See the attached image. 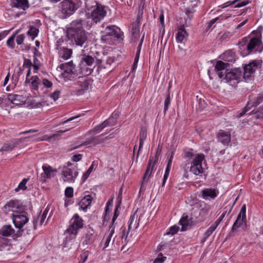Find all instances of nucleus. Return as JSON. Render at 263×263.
Returning a JSON list of instances; mask_svg holds the SVG:
<instances>
[{
  "label": "nucleus",
  "instance_id": "37",
  "mask_svg": "<svg viewBox=\"0 0 263 263\" xmlns=\"http://www.w3.org/2000/svg\"><path fill=\"white\" fill-rule=\"evenodd\" d=\"M49 212V209L48 208H46L45 210L43 211V213L41 215H39L38 216V218H40V225H46L48 221V219L49 218V217L47 218V220L45 221V219L47 216V214Z\"/></svg>",
  "mask_w": 263,
  "mask_h": 263
},
{
  "label": "nucleus",
  "instance_id": "51",
  "mask_svg": "<svg viewBox=\"0 0 263 263\" xmlns=\"http://www.w3.org/2000/svg\"><path fill=\"white\" fill-rule=\"evenodd\" d=\"M179 230V227L176 226H173L171 227L169 231L166 233L167 235H174L177 233Z\"/></svg>",
  "mask_w": 263,
  "mask_h": 263
},
{
  "label": "nucleus",
  "instance_id": "53",
  "mask_svg": "<svg viewBox=\"0 0 263 263\" xmlns=\"http://www.w3.org/2000/svg\"><path fill=\"white\" fill-rule=\"evenodd\" d=\"M26 65H28L29 69L31 68V67L33 69V72L36 73L37 70H39V66L36 65H32L31 62L29 60L26 61L25 62Z\"/></svg>",
  "mask_w": 263,
  "mask_h": 263
},
{
  "label": "nucleus",
  "instance_id": "2",
  "mask_svg": "<svg viewBox=\"0 0 263 263\" xmlns=\"http://www.w3.org/2000/svg\"><path fill=\"white\" fill-rule=\"evenodd\" d=\"M222 60L217 61L215 64V70L221 81L228 83L230 81V51H227L221 56Z\"/></svg>",
  "mask_w": 263,
  "mask_h": 263
},
{
  "label": "nucleus",
  "instance_id": "54",
  "mask_svg": "<svg viewBox=\"0 0 263 263\" xmlns=\"http://www.w3.org/2000/svg\"><path fill=\"white\" fill-rule=\"evenodd\" d=\"M171 168L166 167L165 171V174L163 176V181L162 183V186H164L166 181L168 177L169 174L170 172Z\"/></svg>",
  "mask_w": 263,
  "mask_h": 263
},
{
  "label": "nucleus",
  "instance_id": "36",
  "mask_svg": "<svg viewBox=\"0 0 263 263\" xmlns=\"http://www.w3.org/2000/svg\"><path fill=\"white\" fill-rule=\"evenodd\" d=\"M249 3V0H231V9L244 6Z\"/></svg>",
  "mask_w": 263,
  "mask_h": 263
},
{
  "label": "nucleus",
  "instance_id": "62",
  "mask_svg": "<svg viewBox=\"0 0 263 263\" xmlns=\"http://www.w3.org/2000/svg\"><path fill=\"white\" fill-rule=\"evenodd\" d=\"M82 157V155L81 154H78L73 155L72 157V160L74 162H78L80 161Z\"/></svg>",
  "mask_w": 263,
  "mask_h": 263
},
{
  "label": "nucleus",
  "instance_id": "17",
  "mask_svg": "<svg viewBox=\"0 0 263 263\" xmlns=\"http://www.w3.org/2000/svg\"><path fill=\"white\" fill-rule=\"evenodd\" d=\"M30 74V69L28 70L26 81L28 83H30L31 89L36 90L38 89L39 86L41 84L40 80L37 76H33L31 78H29Z\"/></svg>",
  "mask_w": 263,
  "mask_h": 263
},
{
  "label": "nucleus",
  "instance_id": "32",
  "mask_svg": "<svg viewBox=\"0 0 263 263\" xmlns=\"http://www.w3.org/2000/svg\"><path fill=\"white\" fill-rule=\"evenodd\" d=\"M111 120V118H109L108 120L104 121L102 124L96 126L94 128L89 131V133L97 134L100 133L103 128L106 127Z\"/></svg>",
  "mask_w": 263,
  "mask_h": 263
},
{
  "label": "nucleus",
  "instance_id": "20",
  "mask_svg": "<svg viewBox=\"0 0 263 263\" xmlns=\"http://www.w3.org/2000/svg\"><path fill=\"white\" fill-rule=\"evenodd\" d=\"M17 83V79H14L13 77H12L11 81H10V74L8 73L5 77L3 85L6 86V90L9 91L13 89Z\"/></svg>",
  "mask_w": 263,
  "mask_h": 263
},
{
  "label": "nucleus",
  "instance_id": "5",
  "mask_svg": "<svg viewBox=\"0 0 263 263\" xmlns=\"http://www.w3.org/2000/svg\"><path fill=\"white\" fill-rule=\"evenodd\" d=\"M78 6L72 0H64L60 3L59 11L64 18L72 15L78 9Z\"/></svg>",
  "mask_w": 263,
  "mask_h": 263
},
{
  "label": "nucleus",
  "instance_id": "45",
  "mask_svg": "<svg viewBox=\"0 0 263 263\" xmlns=\"http://www.w3.org/2000/svg\"><path fill=\"white\" fill-rule=\"evenodd\" d=\"M218 224V222H216L215 224L212 225L204 233V238H208L213 233V232L215 230L216 227Z\"/></svg>",
  "mask_w": 263,
  "mask_h": 263
},
{
  "label": "nucleus",
  "instance_id": "31",
  "mask_svg": "<svg viewBox=\"0 0 263 263\" xmlns=\"http://www.w3.org/2000/svg\"><path fill=\"white\" fill-rule=\"evenodd\" d=\"M242 78V71L240 68H235L231 69V80H235L238 82Z\"/></svg>",
  "mask_w": 263,
  "mask_h": 263
},
{
  "label": "nucleus",
  "instance_id": "60",
  "mask_svg": "<svg viewBox=\"0 0 263 263\" xmlns=\"http://www.w3.org/2000/svg\"><path fill=\"white\" fill-rule=\"evenodd\" d=\"M160 23L161 26V30H164V15L163 13H161L160 15Z\"/></svg>",
  "mask_w": 263,
  "mask_h": 263
},
{
  "label": "nucleus",
  "instance_id": "28",
  "mask_svg": "<svg viewBox=\"0 0 263 263\" xmlns=\"http://www.w3.org/2000/svg\"><path fill=\"white\" fill-rule=\"evenodd\" d=\"M94 63V58L89 55H84L81 62V68L84 72L85 66H91Z\"/></svg>",
  "mask_w": 263,
  "mask_h": 263
},
{
  "label": "nucleus",
  "instance_id": "6",
  "mask_svg": "<svg viewBox=\"0 0 263 263\" xmlns=\"http://www.w3.org/2000/svg\"><path fill=\"white\" fill-rule=\"evenodd\" d=\"M204 160V155L197 154L194 157L191 164L190 172L195 175H199L204 172L202 162Z\"/></svg>",
  "mask_w": 263,
  "mask_h": 263
},
{
  "label": "nucleus",
  "instance_id": "33",
  "mask_svg": "<svg viewBox=\"0 0 263 263\" xmlns=\"http://www.w3.org/2000/svg\"><path fill=\"white\" fill-rule=\"evenodd\" d=\"M21 140L22 139H16L14 142L5 144L1 148V151L2 152L11 151L15 146L17 144L20 142Z\"/></svg>",
  "mask_w": 263,
  "mask_h": 263
},
{
  "label": "nucleus",
  "instance_id": "42",
  "mask_svg": "<svg viewBox=\"0 0 263 263\" xmlns=\"http://www.w3.org/2000/svg\"><path fill=\"white\" fill-rule=\"evenodd\" d=\"M139 23H135L133 24L132 33L135 38H138L139 35Z\"/></svg>",
  "mask_w": 263,
  "mask_h": 263
},
{
  "label": "nucleus",
  "instance_id": "14",
  "mask_svg": "<svg viewBox=\"0 0 263 263\" xmlns=\"http://www.w3.org/2000/svg\"><path fill=\"white\" fill-rule=\"evenodd\" d=\"M76 236L66 234V238L63 243L64 251H67L77 247V243L75 240Z\"/></svg>",
  "mask_w": 263,
  "mask_h": 263
},
{
  "label": "nucleus",
  "instance_id": "15",
  "mask_svg": "<svg viewBox=\"0 0 263 263\" xmlns=\"http://www.w3.org/2000/svg\"><path fill=\"white\" fill-rule=\"evenodd\" d=\"M8 99L12 104L15 105H22L26 104L27 100L26 97L16 94L9 95L8 96Z\"/></svg>",
  "mask_w": 263,
  "mask_h": 263
},
{
  "label": "nucleus",
  "instance_id": "23",
  "mask_svg": "<svg viewBox=\"0 0 263 263\" xmlns=\"http://www.w3.org/2000/svg\"><path fill=\"white\" fill-rule=\"evenodd\" d=\"M11 6L23 10H26L29 7L28 0H12Z\"/></svg>",
  "mask_w": 263,
  "mask_h": 263
},
{
  "label": "nucleus",
  "instance_id": "64",
  "mask_svg": "<svg viewBox=\"0 0 263 263\" xmlns=\"http://www.w3.org/2000/svg\"><path fill=\"white\" fill-rule=\"evenodd\" d=\"M88 87V84L86 82H84L83 83V88L81 89L80 90H78V95H81L83 93V91L85 89H87Z\"/></svg>",
  "mask_w": 263,
  "mask_h": 263
},
{
  "label": "nucleus",
  "instance_id": "57",
  "mask_svg": "<svg viewBox=\"0 0 263 263\" xmlns=\"http://www.w3.org/2000/svg\"><path fill=\"white\" fill-rule=\"evenodd\" d=\"M42 83L46 88H50L52 86V83L47 79H44Z\"/></svg>",
  "mask_w": 263,
  "mask_h": 263
},
{
  "label": "nucleus",
  "instance_id": "35",
  "mask_svg": "<svg viewBox=\"0 0 263 263\" xmlns=\"http://www.w3.org/2000/svg\"><path fill=\"white\" fill-rule=\"evenodd\" d=\"M146 130L144 128H142L140 130L139 135V147L138 152L142 148L144 141L146 140Z\"/></svg>",
  "mask_w": 263,
  "mask_h": 263
},
{
  "label": "nucleus",
  "instance_id": "24",
  "mask_svg": "<svg viewBox=\"0 0 263 263\" xmlns=\"http://www.w3.org/2000/svg\"><path fill=\"white\" fill-rule=\"evenodd\" d=\"M57 49L59 50L58 53L60 57L66 60L69 59L72 54V50L68 49L64 47H58Z\"/></svg>",
  "mask_w": 263,
  "mask_h": 263
},
{
  "label": "nucleus",
  "instance_id": "56",
  "mask_svg": "<svg viewBox=\"0 0 263 263\" xmlns=\"http://www.w3.org/2000/svg\"><path fill=\"white\" fill-rule=\"evenodd\" d=\"M248 21V20L246 19L244 21L242 22L238 25H236V24L233 23V25L234 27V31L237 32V30L239 29L242 26H243Z\"/></svg>",
  "mask_w": 263,
  "mask_h": 263
},
{
  "label": "nucleus",
  "instance_id": "26",
  "mask_svg": "<svg viewBox=\"0 0 263 263\" xmlns=\"http://www.w3.org/2000/svg\"><path fill=\"white\" fill-rule=\"evenodd\" d=\"M104 140L101 138V135L96 137L91 138L84 142L81 145L87 146L90 147L91 146H95L97 144H101L103 142Z\"/></svg>",
  "mask_w": 263,
  "mask_h": 263
},
{
  "label": "nucleus",
  "instance_id": "8",
  "mask_svg": "<svg viewBox=\"0 0 263 263\" xmlns=\"http://www.w3.org/2000/svg\"><path fill=\"white\" fill-rule=\"evenodd\" d=\"M24 210L23 207L16 200H11L4 206V211L6 214L11 215V217L18 214V213Z\"/></svg>",
  "mask_w": 263,
  "mask_h": 263
},
{
  "label": "nucleus",
  "instance_id": "48",
  "mask_svg": "<svg viewBox=\"0 0 263 263\" xmlns=\"http://www.w3.org/2000/svg\"><path fill=\"white\" fill-rule=\"evenodd\" d=\"M89 252L87 251H84L80 255V260L79 262L80 263H84L86 260L87 259L88 256Z\"/></svg>",
  "mask_w": 263,
  "mask_h": 263
},
{
  "label": "nucleus",
  "instance_id": "38",
  "mask_svg": "<svg viewBox=\"0 0 263 263\" xmlns=\"http://www.w3.org/2000/svg\"><path fill=\"white\" fill-rule=\"evenodd\" d=\"M180 225L182 226L181 231H185L187 227L189 226L191 223V220L189 219L188 216L183 217L179 221Z\"/></svg>",
  "mask_w": 263,
  "mask_h": 263
},
{
  "label": "nucleus",
  "instance_id": "41",
  "mask_svg": "<svg viewBox=\"0 0 263 263\" xmlns=\"http://www.w3.org/2000/svg\"><path fill=\"white\" fill-rule=\"evenodd\" d=\"M27 99L26 104L27 106L31 105L32 107H38L40 106V104L35 100V98L32 96L26 97Z\"/></svg>",
  "mask_w": 263,
  "mask_h": 263
},
{
  "label": "nucleus",
  "instance_id": "30",
  "mask_svg": "<svg viewBox=\"0 0 263 263\" xmlns=\"http://www.w3.org/2000/svg\"><path fill=\"white\" fill-rule=\"evenodd\" d=\"M105 33L106 35L102 36L103 40H106V36H114L116 37H119V35L117 32V30L115 29V26H107L105 30Z\"/></svg>",
  "mask_w": 263,
  "mask_h": 263
},
{
  "label": "nucleus",
  "instance_id": "7",
  "mask_svg": "<svg viewBox=\"0 0 263 263\" xmlns=\"http://www.w3.org/2000/svg\"><path fill=\"white\" fill-rule=\"evenodd\" d=\"M78 174L76 168L64 167L62 171L61 178L65 182L73 183L77 178Z\"/></svg>",
  "mask_w": 263,
  "mask_h": 263
},
{
  "label": "nucleus",
  "instance_id": "13",
  "mask_svg": "<svg viewBox=\"0 0 263 263\" xmlns=\"http://www.w3.org/2000/svg\"><path fill=\"white\" fill-rule=\"evenodd\" d=\"M259 66V62L254 60L243 67V77L245 79H248L252 76Z\"/></svg>",
  "mask_w": 263,
  "mask_h": 263
},
{
  "label": "nucleus",
  "instance_id": "39",
  "mask_svg": "<svg viewBox=\"0 0 263 263\" xmlns=\"http://www.w3.org/2000/svg\"><path fill=\"white\" fill-rule=\"evenodd\" d=\"M68 130V129L67 130H59L58 132H57L55 134H54L53 135H52L50 137H48L47 136H44L42 138H37V139H36V141H44V140L49 141L50 139H51L52 138H54V137H55L56 136H61L62 134H63L64 133H65V132H66Z\"/></svg>",
  "mask_w": 263,
  "mask_h": 263
},
{
  "label": "nucleus",
  "instance_id": "1",
  "mask_svg": "<svg viewBox=\"0 0 263 263\" xmlns=\"http://www.w3.org/2000/svg\"><path fill=\"white\" fill-rule=\"evenodd\" d=\"M83 21H74L67 30L68 37L73 40L78 46H82L87 40L85 31L83 30Z\"/></svg>",
  "mask_w": 263,
  "mask_h": 263
},
{
  "label": "nucleus",
  "instance_id": "11",
  "mask_svg": "<svg viewBox=\"0 0 263 263\" xmlns=\"http://www.w3.org/2000/svg\"><path fill=\"white\" fill-rule=\"evenodd\" d=\"M159 152V148H158L157 152H156V154L155 157H151L149 158V162H148V165L147 166V168H146V172L145 173V174H144V176L143 177V182H147L148 180V179L151 177V176L153 172L154 167L158 160V154Z\"/></svg>",
  "mask_w": 263,
  "mask_h": 263
},
{
  "label": "nucleus",
  "instance_id": "44",
  "mask_svg": "<svg viewBox=\"0 0 263 263\" xmlns=\"http://www.w3.org/2000/svg\"><path fill=\"white\" fill-rule=\"evenodd\" d=\"M195 6H196V4H194L193 5L187 7L185 9V14L190 20L193 17V13L195 12Z\"/></svg>",
  "mask_w": 263,
  "mask_h": 263
},
{
  "label": "nucleus",
  "instance_id": "61",
  "mask_svg": "<svg viewBox=\"0 0 263 263\" xmlns=\"http://www.w3.org/2000/svg\"><path fill=\"white\" fill-rule=\"evenodd\" d=\"M118 206H117L116 208V209L115 210L114 215V216L112 217L111 224V225L110 226L114 227V222H115V221H116L117 218L118 216V214L117 213V210H118Z\"/></svg>",
  "mask_w": 263,
  "mask_h": 263
},
{
  "label": "nucleus",
  "instance_id": "63",
  "mask_svg": "<svg viewBox=\"0 0 263 263\" xmlns=\"http://www.w3.org/2000/svg\"><path fill=\"white\" fill-rule=\"evenodd\" d=\"M10 30H5L0 33V41L8 34Z\"/></svg>",
  "mask_w": 263,
  "mask_h": 263
},
{
  "label": "nucleus",
  "instance_id": "50",
  "mask_svg": "<svg viewBox=\"0 0 263 263\" xmlns=\"http://www.w3.org/2000/svg\"><path fill=\"white\" fill-rule=\"evenodd\" d=\"M65 195L67 197L71 198L73 195V190L72 187H67L65 191Z\"/></svg>",
  "mask_w": 263,
  "mask_h": 263
},
{
  "label": "nucleus",
  "instance_id": "29",
  "mask_svg": "<svg viewBox=\"0 0 263 263\" xmlns=\"http://www.w3.org/2000/svg\"><path fill=\"white\" fill-rule=\"evenodd\" d=\"M218 140L224 145H229L230 142V135L228 132L219 130L218 133Z\"/></svg>",
  "mask_w": 263,
  "mask_h": 263
},
{
  "label": "nucleus",
  "instance_id": "22",
  "mask_svg": "<svg viewBox=\"0 0 263 263\" xmlns=\"http://www.w3.org/2000/svg\"><path fill=\"white\" fill-rule=\"evenodd\" d=\"M12 248L11 241L10 239L0 235V251H9Z\"/></svg>",
  "mask_w": 263,
  "mask_h": 263
},
{
  "label": "nucleus",
  "instance_id": "47",
  "mask_svg": "<svg viewBox=\"0 0 263 263\" xmlns=\"http://www.w3.org/2000/svg\"><path fill=\"white\" fill-rule=\"evenodd\" d=\"M19 32V30H17L14 34L12 35L7 41V45L8 46L11 48H13L14 46V40L16 34Z\"/></svg>",
  "mask_w": 263,
  "mask_h": 263
},
{
  "label": "nucleus",
  "instance_id": "55",
  "mask_svg": "<svg viewBox=\"0 0 263 263\" xmlns=\"http://www.w3.org/2000/svg\"><path fill=\"white\" fill-rule=\"evenodd\" d=\"M166 257L163 256L161 253L159 254L158 257L154 260L153 263H162L163 262Z\"/></svg>",
  "mask_w": 263,
  "mask_h": 263
},
{
  "label": "nucleus",
  "instance_id": "21",
  "mask_svg": "<svg viewBox=\"0 0 263 263\" xmlns=\"http://www.w3.org/2000/svg\"><path fill=\"white\" fill-rule=\"evenodd\" d=\"M245 213L246 205H243L241 209L240 212L238 216L237 220L233 226L232 228V231L233 232H234L237 229V228H239V226L242 224L244 218H246Z\"/></svg>",
  "mask_w": 263,
  "mask_h": 263
},
{
  "label": "nucleus",
  "instance_id": "58",
  "mask_svg": "<svg viewBox=\"0 0 263 263\" xmlns=\"http://www.w3.org/2000/svg\"><path fill=\"white\" fill-rule=\"evenodd\" d=\"M60 95L59 91H54L50 96L51 98L53 99L54 101H57L59 98Z\"/></svg>",
  "mask_w": 263,
  "mask_h": 263
},
{
  "label": "nucleus",
  "instance_id": "59",
  "mask_svg": "<svg viewBox=\"0 0 263 263\" xmlns=\"http://www.w3.org/2000/svg\"><path fill=\"white\" fill-rule=\"evenodd\" d=\"M141 43H140V44L139 45V47H138V50H137V53H136V57L135 58V60H134V62H135V65H136L137 64V63L139 61V54H140V48H141Z\"/></svg>",
  "mask_w": 263,
  "mask_h": 263
},
{
  "label": "nucleus",
  "instance_id": "9",
  "mask_svg": "<svg viewBox=\"0 0 263 263\" xmlns=\"http://www.w3.org/2000/svg\"><path fill=\"white\" fill-rule=\"evenodd\" d=\"M261 34L257 37L252 38L247 45V49L249 53L256 51H261L262 45L260 40Z\"/></svg>",
  "mask_w": 263,
  "mask_h": 263
},
{
  "label": "nucleus",
  "instance_id": "49",
  "mask_svg": "<svg viewBox=\"0 0 263 263\" xmlns=\"http://www.w3.org/2000/svg\"><path fill=\"white\" fill-rule=\"evenodd\" d=\"M28 179H24L18 184L17 188L15 189L16 192H17L20 190H25L26 189V184Z\"/></svg>",
  "mask_w": 263,
  "mask_h": 263
},
{
  "label": "nucleus",
  "instance_id": "52",
  "mask_svg": "<svg viewBox=\"0 0 263 263\" xmlns=\"http://www.w3.org/2000/svg\"><path fill=\"white\" fill-rule=\"evenodd\" d=\"M25 39V35L21 34L18 35L16 38V42L17 45H22L23 44L24 40Z\"/></svg>",
  "mask_w": 263,
  "mask_h": 263
},
{
  "label": "nucleus",
  "instance_id": "18",
  "mask_svg": "<svg viewBox=\"0 0 263 263\" xmlns=\"http://www.w3.org/2000/svg\"><path fill=\"white\" fill-rule=\"evenodd\" d=\"M92 198L90 195H87L84 196L79 202V210L86 212L87 208L90 205Z\"/></svg>",
  "mask_w": 263,
  "mask_h": 263
},
{
  "label": "nucleus",
  "instance_id": "4",
  "mask_svg": "<svg viewBox=\"0 0 263 263\" xmlns=\"http://www.w3.org/2000/svg\"><path fill=\"white\" fill-rule=\"evenodd\" d=\"M84 225L83 220L78 214H75L70 219V225L65 231V234L76 236L78 231L83 228Z\"/></svg>",
  "mask_w": 263,
  "mask_h": 263
},
{
  "label": "nucleus",
  "instance_id": "43",
  "mask_svg": "<svg viewBox=\"0 0 263 263\" xmlns=\"http://www.w3.org/2000/svg\"><path fill=\"white\" fill-rule=\"evenodd\" d=\"M229 14L228 13L226 15L224 16H223V15H221L220 17H216L214 19H212V20H211L208 24H207V29H210L212 26H213V25L214 24H215V23L218 21V20H222L224 18H227L229 17Z\"/></svg>",
  "mask_w": 263,
  "mask_h": 263
},
{
  "label": "nucleus",
  "instance_id": "19",
  "mask_svg": "<svg viewBox=\"0 0 263 263\" xmlns=\"http://www.w3.org/2000/svg\"><path fill=\"white\" fill-rule=\"evenodd\" d=\"M188 33L183 26H181L178 29L176 35V40L177 43L184 44L187 41Z\"/></svg>",
  "mask_w": 263,
  "mask_h": 263
},
{
  "label": "nucleus",
  "instance_id": "25",
  "mask_svg": "<svg viewBox=\"0 0 263 263\" xmlns=\"http://www.w3.org/2000/svg\"><path fill=\"white\" fill-rule=\"evenodd\" d=\"M14 232L15 230L11 225L4 226L0 229V235L6 238L14 234Z\"/></svg>",
  "mask_w": 263,
  "mask_h": 263
},
{
  "label": "nucleus",
  "instance_id": "27",
  "mask_svg": "<svg viewBox=\"0 0 263 263\" xmlns=\"http://www.w3.org/2000/svg\"><path fill=\"white\" fill-rule=\"evenodd\" d=\"M218 192L215 189H206L202 191V195L204 199L215 198L218 195Z\"/></svg>",
  "mask_w": 263,
  "mask_h": 263
},
{
  "label": "nucleus",
  "instance_id": "3",
  "mask_svg": "<svg viewBox=\"0 0 263 263\" xmlns=\"http://www.w3.org/2000/svg\"><path fill=\"white\" fill-rule=\"evenodd\" d=\"M90 3L88 1L85 3L87 9V15L93 23L97 24L106 15V8L104 6L99 4L96 1L91 2V5Z\"/></svg>",
  "mask_w": 263,
  "mask_h": 263
},
{
  "label": "nucleus",
  "instance_id": "16",
  "mask_svg": "<svg viewBox=\"0 0 263 263\" xmlns=\"http://www.w3.org/2000/svg\"><path fill=\"white\" fill-rule=\"evenodd\" d=\"M114 233L115 227L109 226L108 232L105 234L101 241V245L103 246V249H106L109 246Z\"/></svg>",
  "mask_w": 263,
  "mask_h": 263
},
{
  "label": "nucleus",
  "instance_id": "12",
  "mask_svg": "<svg viewBox=\"0 0 263 263\" xmlns=\"http://www.w3.org/2000/svg\"><path fill=\"white\" fill-rule=\"evenodd\" d=\"M13 223L16 228L21 229L28 221V218L24 211L18 213V214L12 216Z\"/></svg>",
  "mask_w": 263,
  "mask_h": 263
},
{
  "label": "nucleus",
  "instance_id": "34",
  "mask_svg": "<svg viewBox=\"0 0 263 263\" xmlns=\"http://www.w3.org/2000/svg\"><path fill=\"white\" fill-rule=\"evenodd\" d=\"M138 227V223L137 222V216L135 214H134L130 216L128 221V231L136 229Z\"/></svg>",
  "mask_w": 263,
  "mask_h": 263
},
{
  "label": "nucleus",
  "instance_id": "10",
  "mask_svg": "<svg viewBox=\"0 0 263 263\" xmlns=\"http://www.w3.org/2000/svg\"><path fill=\"white\" fill-rule=\"evenodd\" d=\"M42 169L43 173L41 174L40 178V181L42 183L45 182L47 179L54 177L58 172L57 169L52 168L47 164H43Z\"/></svg>",
  "mask_w": 263,
  "mask_h": 263
},
{
  "label": "nucleus",
  "instance_id": "40",
  "mask_svg": "<svg viewBox=\"0 0 263 263\" xmlns=\"http://www.w3.org/2000/svg\"><path fill=\"white\" fill-rule=\"evenodd\" d=\"M39 32V31L37 28L32 26L30 27L27 32V34L30 37L31 40L33 41L37 36Z\"/></svg>",
  "mask_w": 263,
  "mask_h": 263
},
{
  "label": "nucleus",
  "instance_id": "46",
  "mask_svg": "<svg viewBox=\"0 0 263 263\" xmlns=\"http://www.w3.org/2000/svg\"><path fill=\"white\" fill-rule=\"evenodd\" d=\"M97 165L95 164V162H93L89 168L87 170V171L83 174V180L84 181H85L88 177L89 176L91 173L92 172L94 167L96 166Z\"/></svg>",
  "mask_w": 263,
  "mask_h": 263
}]
</instances>
